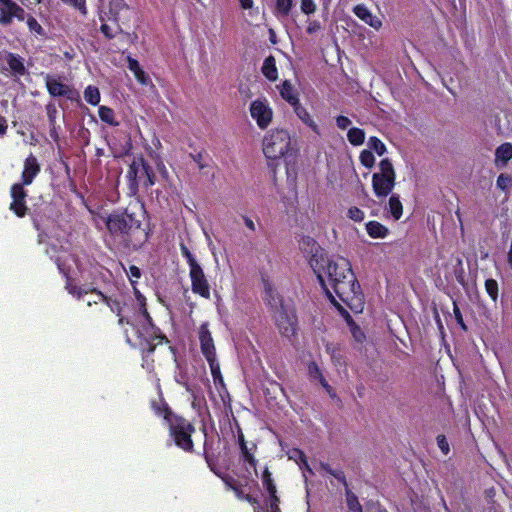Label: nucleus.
I'll return each instance as SVG.
<instances>
[{
    "instance_id": "13d9d810",
    "label": "nucleus",
    "mask_w": 512,
    "mask_h": 512,
    "mask_svg": "<svg viewBox=\"0 0 512 512\" xmlns=\"http://www.w3.org/2000/svg\"><path fill=\"white\" fill-rule=\"evenodd\" d=\"M278 502H279V499L277 498L276 495H275V498L270 495V508H271V512H279Z\"/></svg>"
},
{
    "instance_id": "79ce46f5",
    "label": "nucleus",
    "mask_w": 512,
    "mask_h": 512,
    "mask_svg": "<svg viewBox=\"0 0 512 512\" xmlns=\"http://www.w3.org/2000/svg\"><path fill=\"white\" fill-rule=\"evenodd\" d=\"M347 217L353 221L361 222L364 219V212L357 207H351L347 211Z\"/></svg>"
},
{
    "instance_id": "4c0bfd02",
    "label": "nucleus",
    "mask_w": 512,
    "mask_h": 512,
    "mask_svg": "<svg viewBox=\"0 0 512 512\" xmlns=\"http://www.w3.org/2000/svg\"><path fill=\"white\" fill-rule=\"evenodd\" d=\"M368 144L370 149L375 151L379 156H382L386 152L384 143L376 137H371Z\"/></svg>"
},
{
    "instance_id": "4468645a",
    "label": "nucleus",
    "mask_w": 512,
    "mask_h": 512,
    "mask_svg": "<svg viewBox=\"0 0 512 512\" xmlns=\"http://www.w3.org/2000/svg\"><path fill=\"white\" fill-rule=\"evenodd\" d=\"M39 172L40 165L37 159L32 154L29 155L24 162L22 185H30Z\"/></svg>"
},
{
    "instance_id": "09e8293b",
    "label": "nucleus",
    "mask_w": 512,
    "mask_h": 512,
    "mask_svg": "<svg viewBox=\"0 0 512 512\" xmlns=\"http://www.w3.org/2000/svg\"><path fill=\"white\" fill-rule=\"evenodd\" d=\"M320 30H321V24L318 21H316V20L309 21L308 26H307L308 34H315Z\"/></svg>"
},
{
    "instance_id": "aec40b11",
    "label": "nucleus",
    "mask_w": 512,
    "mask_h": 512,
    "mask_svg": "<svg viewBox=\"0 0 512 512\" xmlns=\"http://www.w3.org/2000/svg\"><path fill=\"white\" fill-rule=\"evenodd\" d=\"M366 231L372 238H385L388 234V228L377 221L368 222Z\"/></svg>"
},
{
    "instance_id": "e433bc0d",
    "label": "nucleus",
    "mask_w": 512,
    "mask_h": 512,
    "mask_svg": "<svg viewBox=\"0 0 512 512\" xmlns=\"http://www.w3.org/2000/svg\"><path fill=\"white\" fill-rule=\"evenodd\" d=\"M297 116L303 121V124L307 126H313V122L310 118L309 113L305 108L301 107L300 104L293 105Z\"/></svg>"
},
{
    "instance_id": "ddd939ff",
    "label": "nucleus",
    "mask_w": 512,
    "mask_h": 512,
    "mask_svg": "<svg viewBox=\"0 0 512 512\" xmlns=\"http://www.w3.org/2000/svg\"><path fill=\"white\" fill-rule=\"evenodd\" d=\"M251 116L257 121L260 127H265L269 124L272 118L271 110L261 101H254L251 104Z\"/></svg>"
},
{
    "instance_id": "393cba45",
    "label": "nucleus",
    "mask_w": 512,
    "mask_h": 512,
    "mask_svg": "<svg viewBox=\"0 0 512 512\" xmlns=\"http://www.w3.org/2000/svg\"><path fill=\"white\" fill-rule=\"evenodd\" d=\"M69 292L73 295H76L79 299L85 301L87 306L89 307L92 306V304H95L93 301L94 299H97L95 293H100L99 291L96 290H93L91 292L82 291L81 289H77L75 287L69 289Z\"/></svg>"
},
{
    "instance_id": "412c9836",
    "label": "nucleus",
    "mask_w": 512,
    "mask_h": 512,
    "mask_svg": "<svg viewBox=\"0 0 512 512\" xmlns=\"http://www.w3.org/2000/svg\"><path fill=\"white\" fill-rule=\"evenodd\" d=\"M288 457H289V459L294 460L300 466V469L305 470V471L309 472L310 474H313L312 469L310 468V466L307 462L306 456L304 455V453L301 450L296 449V448L291 449L288 452Z\"/></svg>"
},
{
    "instance_id": "603ef678",
    "label": "nucleus",
    "mask_w": 512,
    "mask_h": 512,
    "mask_svg": "<svg viewBox=\"0 0 512 512\" xmlns=\"http://www.w3.org/2000/svg\"><path fill=\"white\" fill-rule=\"evenodd\" d=\"M235 491L239 499L246 500L253 505L257 504V500L253 496L248 494L244 495L241 491H238L237 489H235Z\"/></svg>"
},
{
    "instance_id": "f8f14e48",
    "label": "nucleus",
    "mask_w": 512,
    "mask_h": 512,
    "mask_svg": "<svg viewBox=\"0 0 512 512\" xmlns=\"http://www.w3.org/2000/svg\"><path fill=\"white\" fill-rule=\"evenodd\" d=\"M275 320L279 331L283 336L290 338L295 334L296 319L292 313H288L281 309L277 312Z\"/></svg>"
},
{
    "instance_id": "423d86ee",
    "label": "nucleus",
    "mask_w": 512,
    "mask_h": 512,
    "mask_svg": "<svg viewBox=\"0 0 512 512\" xmlns=\"http://www.w3.org/2000/svg\"><path fill=\"white\" fill-rule=\"evenodd\" d=\"M199 341L201 351L207 361L209 362L212 374L219 370V365L216 361V350L211 332L208 329V324L204 323L199 328Z\"/></svg>"
},
{
    "instance_id": "2eb2a0df",
    "label": "nucleus",
    "mask_w": 512,
    "mask_h": 512,
    "mask_svg": "<svg viewBox=\"0 0 512 512\" xmlns=\"http://www.w3.org/2000/svg\"><path fill=\"white\" fill-rule=\"evenodd\" d=\"M353 12L355 15L360 18L362 21H364L366 24L371 26L372 28L379 30L382 26V21L377 16L372 15L370 10L362 5L358 4L353 8Z\"/></svg>"
},
{
    "instance_id": "49530a36",
    "label": "nucleus",
    "mask_w": 512,
    "mask_h": 512,
    "mask_svg": "<svg viewBox=\"0 0 512 512\" xmlns=\"http://www.w3.org/2000/svg\"><path fill=\"white\" fill-rule=\"evenodd\" d=\"M191 156L200 170H203L209 166L208 162L206 161L205 156L202 153H198L196 155H191Z\"/></svg>"
},
{
    "instance_id": "7c9ffc66",
    "label": "nucleus",
    "mask_w": 512,
    "mask_h": 512,
    "mask_svg": "<svg viewBox=\"0 0 512 512\" xmlns=\"http://www.w3.org/2000/svg\"><path fill=\"white\" fill-rule=\"evenodd\" d=\"M99 116L101 118L102 121H104L105 123L109 124V125H115L117 126L118 123L114 121V112L112 109L106 107V106H101L100 109H99Z\"/></svg>"
},
{
    "instance_id": "c03bdc74",
    "label": "nucleus",
    "mask_w": 512,
    "mask_h": 512,
    "mask_svg": "<svg viewBox=\"0 0 512 512\" xmlns=\"http://www.w3.org/2000/svg\"><path fill=\"white\" fill-rule=\"evenodd\" d=\"M180 249H181L182 255L187 260L189 268L198 264V262L196 261L195 257L193 256V254L190 252V250L184 244L180 245Z\"/></svg>"
},
{
    "instance_id": "5701e85b",
    "label": "nucleus",
    "mask_w": 512,
    "mask_h": 512,
    "mask_svg": "<svg viewBox=\"0 0 512 512\" xmlns=\"http://www.w3.org/2000/svg\"><path fill=\"white\" fill-rule=\"evenodd\" d=\"M7 63L13 73L18 75H24L26 73L23 59L20 56L9 54L7 57Z\"/></svg>"
},
{
    "instance_id": "e2e57ef3",
    "label": "nucleus",
    "mask_w": 512,
    "mask_h": 512,
    "mask_svg": "<svg viewBox=\"0 0 512 512\" xmlns=\"http://www.w3.org/2000/svg\"><path fill=\"white\" fill-rule=\"evenodd\" d=\"M320 468L328 474L332 472V468L326 463H320Z\"/></svg>"
},
{
    "instance_id": "39448f33",
    "label": "nucleus",
    "mask_w": 512,
    "mask_h": 512,
    "mask_svg": "<svg viewBox=\"0 0 512 512\" xmlns=\"http://www.w3.org/2000/svg\"><path fill=\"white\" fill-rule=\"evenodd\" d=\"M301 251L309 258V263L314 272H320L322 269V261L325 260L326 255L323 249L311 237H303L299 241Z\"/></svg>"
},
{
    "instance_id": "dca6fc26",
    "label": "nucleus",
    "mask_w": 512,
    "mask_h": 512,
    "mask_svg": "<svg viewBox=\"0 0 512 512\" xmlns=\"http://www.w3.org/2000/svg\"><path fill=\"white\" fill-rule=\"evenodd\" d=\"M512 159V144L503 143L495 150L494 164L498 168H504Z\"/></svg>"
},
{
    "instance_id": "774afa93",
    "label": "nucleus",
    "mask_w": 512,
    "mask_h": 512,
    "mask_svg": "<svg viewBox=\"0 0 512 512\" xmlns=\"http://www.w3.org/2000/svg\"><path fill=\"white\" fill-rule=\"evenodd\" d=\"M5 130L0 129V134L4 135Z\"/></svg>"
},
{
    "instance_id": "de8ad7c7",
    "label": "nucleus",
    "mask_w": 512,
    "mask_h": 512,
    "mask_svg": "<svg viewBox=\"0 0 512 512\" xmlns=\"http://www.w3.org/2000/svg\"><path fill=\"white\" fill-rule=\"evenodd\" d=\"M437 444L443 454L447 455L449 453V444L443 435L437 436Z\"/></svg>"
},
{
    "instance_id": "3c124183",
    "label": "nucleus",
    "mask_w": 512,
    "mask_h": 512,
    "mask_svg": "<svg viewBox=\"0 0 512 512\" xmlns=\"http://www.w3.org/2000/svg\"><path fill=\"white\" fill-rule=\"evenodd\" d=\"M333 477H335L338 481H340L341 483H343L346 487V489L348 488V484H347V481H346V477L344 475V472L342 470H334L332 469V472L331 474Z\"/></svg>"
},
{
    "instance_id": "8fccbe9b",
    "label": "nucleus",
    "mask_w": 512,
    "mask_h": 512,
    "mask_svg": "<svg viewBox=\"0 0 512 512\" xmlns=\"http://www.w3.org/2000/svg\"><path fill=\"white\" fill-rule=\"evenodd\" d=\"M351 333L357 342H362L365 338L363 331L358 326H352Z\"/></svg>"
},
{
    "instance_id": "a18cd8bd",
    "label": "nucleus",
    "mask_w": 512,
    "mask_h": 512,
    "mask_svg": "<svg viewBox=\"0 0 512 512\" xmlns=\"http://www.w3.org/2000/svg\"><path fill=\"white\" fill-rule=\"evenodd\" d=\"M142 178L145 179L144 185L147 187L152 186L155 183V175L148 165L146 166V171L143 172Z\"/></svg>"
},
{
    "instance_id": "9b49d317",
    "label": "nucleus",
    "mask_w": 512,
    "mask_h": 512,
    "mask_svg": "<svg viewBox=\"0 0 512 512\" xmlns=\"http://www.w3.org/2000/svg\"><path fill=\"white\" fill-rule=\"evenodd\" d=\"M26 196L27 193L22 184L16 183L11 187L12 202L10 204V210H12L18 217L25 216L28 210L25 204Z\"/></svg>"
},
{
    "instance_id": "a211bd4d",
    "label": "nucleus",
    "mask_w": 512,
    "mask_h": 512,
    "mask_svg": "<svg viewBox=\"0 0 512 512\" xmlns=\"http://www.w3.org/2000/svg\"><path fill=\"white\" fill-rule=\"evenodd\" d=\"M146 166L147 164L143 158H135L132 161L127 176L133 184H136L137 179H142L143 172L146 171Z\"/></svg>"
},
{
    "instance_id": "4d7b16f0",
    "label": "nucleus",
    "mask_w": 512,
    "mask_h": 512,
    "mask_svg": "<svg viewBox=\"0 0 512 512\" xmlns=\"http://www.w3.org/2000/svg\"><path fill=\"white\" fill-rule=\"evenodd\" d=\"M128 275H129L130 277H133V278L138 279V278H140V276H141V271H140V269H139L137 266L132 265V266H130V268H129Z\"/></svg>"
},
{
    "instance_id": "37998d69",
    "label": "nucleus",
    "mask_w": 512,
    "mask_h": 512,
    "mask_svg": "<svg viewBox=\"0 0 512 512\" xmlns=\"http://www.w3.org/2000/svg\"><path fill=\"white\" fill-rule=\"evenodd\" d=\"M300 8L304 14L310 15L316 11V4L314 0H301Z\"/></svg>"
},
{
    "instance_id": "0e129e2a",
    "label": "nucleus",
    "mask_w": 512,
    "mask_h": 512,
    "mask_svg": "<svg viewBox=\"0 0 512 512\" xmlns=\"http://www.w3.org/2000/svg\"><path fill=\"white\" fill-rule=\"evenodd\" d=\"M64 3H68L72 6H77L78 5V0H62Z\"/></svg>"
},
{
    "instance_id": "680f3d73",
    "label": "nucleus",
    "mask_w": 512,
    "mask_h": 512,
    "mask_svg": "<svg viewBox=\"0 0 512 512\" xmlns=\"http://www.w3.org/2000/svg\"><path fill=\"white\" fill-rule=\"evenodd\" d=\"M269 39H270L271 43L276 44V42H277L276 33L272 28L269 29Z\"/></svg>"
},
{
    "instance_id": "473e14b6",
    "label": "nucleus",
    "mask_w": 512,
    "mask_h": 512,
    "mask_svg": "<svg viewBox=\"0 0 512 512\" xmlns=\"http://www.w3.org/2000/svg\"><path fill=\"white\" fill-rule=\"evenodd\" d=\"M262 482L268 493L275 498L276 486L273 483L271 473L268 471V469H265L263 473Z\"/></svg>"
},
{
    "instance_id": "7ed1b4c3",
    "label": "nucleus",
    "mask_w": 512,
    "mask_h": 512,
    "mask_svg": "<svg viewBox=\"0 0 512 512\" xmlns=\"http://www.w3.org/2000/svg\"><path fill=\"white\" fill-rule=\"evenodd\" d=\"M266 158L278 160L292 151L291 135L288 130H268L262 141Z\"/></svg>"
},
{
    "instance_id": "f03ea898",
    "label": "nucleus",
    "mask_w": 512,
    "mask_h": 512,
    "mask_svg": "<svg viewBox=\"0 0 512 512\" xmlns=\"http://www.w3.org/2000/svg\"><path fill=\"white\" fill-rule=\"evenodd\" d=\"M153 408L158 415H163L175 444L184 451L191 452L193 450L191 435L195 431L194 426L186 419L172 414L167 408L161 409L155 404Z\"/></svg>"
},
{
    "instance_id": "1a4fd4ad",
    "label": "nucleus",
    "mask_w": 512,
    "mask_h": 512,
    "mask_svg": "<svg viewBox=\"0 0 512 512\" xmlns=\"http://www.w3.org/2000/svg\"><path fill=\"white\" fill-rule=\"evenodd\" d=\"M189 276L191 279V289L193 293L198 294L205 299H210V285L199 264L189 268Z\"/></svg>"
},
{
    "instance_id": "864d4df0",
    "label": "nucleus",
    "mask_w": 512,
    "mask_h": 512,
    "mask_svg": "<svg viewBox=\"0 0 512 512\" xmlns=\"http://www.w3.org/2000/svg\"><path fill=\"white\" fill-rule=\"evenodd\" d=\"M318 382L321 384V386L326 390V392L331 397H335V392H334L333 388L328 384V382L326 381L325 378H321V380Z\"/></svg>"
},
{
    "instance_id": "72a5a7b5",
    "label": "nucleus",
    "mask_w": 512,
    "mask_h": 512,
    "mask_svg": "<svg viewBox=\"0 0 512 512\" xmlns=\"http://www.w3.org/2000/svg\"><path fill=\"white\" fill-rule=\"evenodd\" d=\"M512 185V177L509 174L502 173L496 180V186L498 189L506 192Z\"/></svg>"
},
{
    "instance_id": "5fc2aeb1",
    "label": "nucleus",
    "mask_w": 512,
    "mask_h": 512,
    "mask_svg": "<svg viewBox=\"0 0 512 512\" xmlns=\"http://www.w3.org/2000/svg\"><path fill=\"white\" fill-rule=\"evenodd\" d=\"M336 122H337V126L339 128H346L347 126H349L351 124V121L347 117H344V116L337 117Z\"/></svg>"
},
{
    "instance_id": "c9c22d12",
    "label": "nucleus",
    "mask_w": 512,
    "mask_h": 512,
    "mask_svg": "<svg viewBox=\"0 0 512 512\" xmlns=\"http://www.w3.org/2000/svg\"><path fill=\"white\" fill-rule=\"evenodd\" d=\"M293 0H277L276 10L282 16H288L292 8Z\"/></svg>"
},
{
    "instance_id": "f3484780",
    "label": "nucleus",
    "mask_w": 512,
    "mask_h": 512,
    "mask_svg": "<svg viewBox=\"0 0 512 512\" xmlns=\"http://www.w3.org/2000/svg\"><path fill=\"white\" fill-rule=\"evenodd\" d=\"M95 296L97 299L93 300L94 303L95 304L105 303L107 305V307H109L111 312L115 313L119 317L118 323H119V325L122 326L125 323V319H124V317L121 316L122 308H121L120 302L117 300L108 298V297L104 296L102 293H95Z\"/></svg>"
},
{
    "instance_id": "338daca9",
    "label": "nucleus",
    "mask_w": 512,
    "mask_h": 512,
    "mask_svg": "<svg viewBox=\"0 0 512 512\" xmlns=\"http://www.w3.org/2000/svg\"><path fill=\"white\" fill-rule=\"evenodd\" d=\"M145 313V317L148 319L149 318V314L147 313V311H144Z\"/></svg>"
},
{
    "instance_id": "58836bf2",
    "label": "nucleus",
    "mask_w": 512,
    "mask_h": 512,
    "mask_svg": "<svg viewBox=\"0 0 512 512\" xmlns=\"http://www.w3.org/2000/svg\"><path fill=\"white\" fill-rule=\"evenodd\" d=\"M360 162L365 167L371 168V167H373V165L375 163V157H374V155H373V153L371 151L363 150L360 153Z\"/></svg>"
},
{
    "instance_id": "b1692460",
    "label": "nucleus",
    "mask_w": 512,
    "mask_h": 512,
    "mask_svg": "<svg viewBox=\"0 0 512 512\" xmlns=\"http://www.w3.org/2000/svg\"><path fill=\"white\" fill-rule=\"evenodd\" d=\"M262 72L264 76L271 81H275L277 79V68L275 58L273 56H269L264 60Z\"/></svg>"
},
{
    "instance_id": "6e6d98bb",
    "label": "nucleus",
    "mask_w": 512,
    "mask_h": 512,
    "mask_svg": "<svg viewBox=\"0 0 512 512\" xmlns=\"http://www.w3.org/2000/svg\"><path fill=\"white\" fill-rule=\"evenodd\" d=\"M454 315H455L457 322L461 325V327L464 330H466V325L464 324L462 314L460 312V309L456 305L454 306Z\"/></svg>"
},
{
    "instance_id": "cd10ccee",
    "label": "nucleus",
    "mask_w": 512,
    "mask_h": 512,
    "mask_svg": "<svg viewBox=\"0 0 512 512\" xmlns=\"http://www.w3.org/2000/svg\"><path fill=\"white\" fill-rule=\"evenodd\" d=\"M85 100L91 105H97L100 101L99 89L95 86L89 85L84 91Z\"/></svg>"
},
{
    "instance_id": "ea45409f",
    "label": "nucleus",
    "mask_w": 512,
    "mask_h": 512,
    "mask_svg": "<svg viewBox=\"0 0 512 512\" xmlns=\"http://www.w3.org/2000/svg\"><path fill=\"white\" fill-rule=\"evenodd\" d=\"M308 374L311 380L320 381L321 378H324L320 368L315 362H311L308 365Z\"/></svg>"
},
{
    "instance_id": "c85d7f7f",
    "label": "nucleus",
    "mask_w": 512,
    "mask_h": 512,
    "mask_svg": "<svg viewBox=\"0 0 512 512\" xmlns=\"http://www.w3.org/2000/svg\"><path fill=\"white\" fill-rule=\"evenodd\" d=\"M113 25L108 23H102L100 30L109 39L114 38L118 33L122 32V29L118 22L113 21Z\"/></svg>"
},
{
    "instance_id": "a19ab883",
    "label": "nucleus",
    "mask_w": 512,
    "mask_h": 512,
    "mask_svg": "<svg viewBox=\"0 0 512 512\" xmlns=\"http://www.w3.org/2000/svg\"><path fill=\"white\" fill-rule=\"evenodd\" d=\"M27 25L30 31L35 32L38 35H43L44 30L42 26L38 23V21L33 16H28L26 19Z\"/></svg>"
},
{
    "instance_id": "6e6552de",
    "label": "nucleus",
    "mask_w": 512,
    "mask_h": 512,
    "mask_svg": "<svg viewBox=\"0 0 512 512\" xmlns=\"http://www.w3.org/2000/svg\"><path fill=\"white\" fill-rule=\"evenodd\" d=\"M45 83L49 94L53 97H66L71 101L79 102V92L73 87L61 82L58 78L46 75Z\"/></svg>"
},
{
    "instance_id": "f257e3e1",
    "label": "nucleus",
    "mask_w": 512,
    "mask_h": 512,
    "mask_svg": "<svg viewBox=\"0 0 512 512\" xmlns=\"http://www.w3.org/2000/svg\"><path fill=\"white\" fill-rule=\"evenodd\" d=\"M321 266V271L314 273L317 275L319 282L332 303L342 312L343 308L328 289L325 279H327L328 284L343 303L352 311L361 312L363 309L362 293L352 272L350 262L343 257L329 258L326 256Z\"/></svg>"
},
{
    "instance_id": "9d476101",
    "label": "nucleus",
    "mask_w": 512,
    "mask_h": 512,
    "mask_svg": "<svg viewBox=\"0 0 512 512\" xmlns=\"http://www.w3.org/2000/svg\"><path fill=\"white\" fill-rule=\"evenodd\" d=\"M134 224L137 228L140 225L138 221H134L129 215L113 214L106 221L108 230L113 234L128 233Z\"/></svg>"
},
{
    "instance_id": "20e7f679",
    "label": "nucleus",
    "mask_w": 512,
    "mask_h": 512,
    "mask_svg": "<svg viewBox=\"0 0 512 512\" xmlns=\"http://www.w3.org/2000/svg\"><path fill=\"white\" fill-rule=\"evenodd\" d=\"M396 173L389 159H383L379 163V172L372 176V187L378 198L387 197L395 186Z\"/></svg>"
},
{
    "instance_id": "a878e982",
    "label": "nucleus",
    "mask_w": 512,
    "mask_h": 512,
    "mask_svg": "<svg viewBox=\"0 0 512 512\" xmlns=\"http://www.w3.org/2000/svg\"><path fill=\"white\" fill-rule=\"evenodd\" d=\"M345 495L348 512H363L358 497L350 489H346Z\"/></svg>"
},
{
    "instance_id": "6ab92c4d",
    "label": "nucleus",
    "mask_w": 512,
    "mask_h": 512,
    "mask_svg": "<svg viewBox=\"0 0 512 512\" xmlns=\"http://www.w3.org/2000/svg\"><path fill=\"white\" fill-rule=\"evenodd\" d=\"M128 68L134 73L135 78L140 84L148 85L150 83L148 75L142 70L137 60L128 57Z\"/></svg>"
},
{
    "instance_id": "f704fd0d",
    "label": "nucleus",
    "mask_w": 512,
    "mask_h": 512,
    "mask_svg": "<svg viewBox=\"0 0 512 512\" xmlns=\"http://www.w3.org/2000/svg\"><path fill=\"white\" fill-rule=\"evenodd\" d=\"M485 290L491 299L495 302L498 298V283L494 279H487L485 281Z\"/></svg>"
},
{
    "instance_id": "c756f323",
    "label": "nucleus",
    "mask_w": 512,
    "mask_h": 512,
    "mask_svg": "<svg viewBox=\"0 0 512 512\" xmlns=\"http://www.w3.org/2000/svg\"><path fill=\"white\" fill-rule=\"evenodd\" d=\"M109 10H110V13L113 14V21L115 22H118L119 21V18H118V13L120 11H127L128 10V6L126 5V3L123 1V0H113L110 2L109 4Z\"/></svg>"
},
{
    "instance_id": "052dcab7",
    "label": "nucleus",
    "mask_w": 512,
    "mask_h": 512,
    "mask_svg": "<svg viewBox=\"0 0 512 512\" xmlns=\"http://www.w3.org/2000/svg\"><path fill=\"white\" fill-rule=\"evenodd\" d=\"M243 9H251L253 7V0H239Z\"/></svg>"
},
{
    "instance_id": "bf43d9fd",
    "label": "nucleus",
    "mask_w": 512,
    "mask_h": 512,
    "mask_svg": "<svg viewBox=\"0 0 512 512\" xmlns=\"http://www.w3.org/2000/svg\"><path fill=\"white\" fill-rule=\"evenodd\" d=\"M243 220H244V223L246 225V227L251 230V231H255L256 230V226L253 222V220L247 216H244L243 217Z\"/></svg>"
},
{
    "instance_id": "69168bd1",
    "label": "nucleus",
    "mask_w": 512,
    "mask_h": 512,
    "mask_svg": "<svg viewBox=\"0 0 512 512\" xmlns=\"http://www.w3.org/2000/svg\"><path fill=\"white\" fill-rule=\"evenodd\" d=\"M58 268L60 269V271H61L63 274L67 275V273H68V272L66 271V268L64 267V265H63V264L58 263Z\"/></svg>"
},
{
    "instance_id": "0eeeda50",
    "label": "nucleus",
    "mask_w": 512,
    "mask_h": 512,
    "mask_svg": "<svg viewBox=\"0 0 512 512\" xmlns=\"http://www.w3.org/2000/svg\"><path fill=\"white\" fill-rule=\"evenodd\" d=\"M26 11L14 0H0V26H10L14 20L24 21Z\"/></svg>"
},
{
    "instance_id": "4be33fe9",
    "label": "nucleus",
    "mask_w": 512,
    "mask_h": 512,
    "mask_svg": "<svg viewBox=\"0 0 512 512\" xmlns=\"http://www.w3.org/2000/svg\"><path fill=\"white\" fill-rule=\"evenodd\" d=\"M280 95L291 105L298 104L297 95L294 93V88L288 80H285L280 86Z\"/></svg>"
},
{
    "instance_id": "bb28decb",
    "label": "nucleus",
    "mask_w": 512,
    "mask_h": 512,
    "mask_svg": "<svg viewBox=\"0 0 512 512\" xmlns=\"http://www.w3.org/2000/svg\"><path fill=\"white\" fill-rule=\"evenodd\" d=\"M389 210L392 214V216L398 220L402 216L403 207L402 203L399 199V196L397 195H391L389 202H388Z\"/></svg>"
},
{
    "instance_id": "2f4dec72",
    "label": "nucleus",
    "mask_w": 512,
    "mask_h": 512,
    "mask_svg": "<svg viewBox=\"0 0 512 512\" xmlns=\"http://www.w3.org/2000/svg\"><path fill=\"white\" fill-rule=\"evenodd\" d=\"M347 138L352 145L358 146L364 142L365 135L363 130H348Z\"/></svg>"
}]
</instances>
